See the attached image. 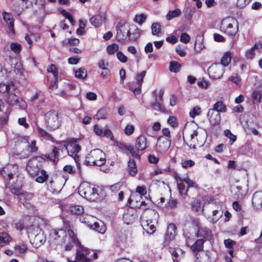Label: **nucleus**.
Listing matches in <instances>:
<instances>
[{"mask_svg":"<svg viewBox=\"0 0 262 262\" xmlns=\"http://www.w3.org/2000/svg\"><path fill=\"white\" fill-rule=\"evenodd\" d=\"M40 164L36 158L30 160L26 166V170L31 177H36L35 181L38 183L44 182L48 178L45 170H40Z\"/></svg>","mask_w":262,"mask_h":262,"instance_id":"obj_1","label":"nucleus"},{"mask_svg":"<svg viewBox=\"0 0 262 262\" xmlns=\"http://www.w3.org/2000/svg\"><path fill=\"white\" fill-rule=\"evenodd\" d=\"M106 162L105 154L100 149L91 150L86 156L84 164L88 166H101Z\"/></svg>","mask_w":262,"mask_h":262,"instance_id":"obj_2","label":"nucleus"},{"mask_svg":"<svg viewBox=\"0 0 262 262\" xmlns=\"http://www.w3.org/2000/svg\"><path fill=\"white\" fill-rule=\"evenodd\" d=\"M65 149L68 155L72 157L76 164L77 168L78 169L79 173H81V167L80 163L79 162V157L77 156L78 153L81 150V146L78 144L75 141H71L64 144L63 146H61V151Z\"/></svg>","mask_w":262,"mask_h":262,"instance_id":"obj_3","label":"nucleus"},{"mask_svg":"<svg viewBox=\"0 0 262 262\" xmlns=\"http://www.w3.org/2000/svg\"><path fill=\"white\" fill-rule=\"evenodd\" d=\"M220 29L229 36L235 35L238 30L237 20L230 17L224 18L222 20Z\"/></svg>","mask_w":262,"mask_h":262,"instance_id":"obj_4","label":"nucleus"},{"mask_svg":"<svg viewBox=\"0 0 262 262\" xmlns=\"http://www.w3.org/2000/svg\"><path fill=\"white\" fill-rule=\"evenodd\" d=\"M79 194L91 201H95L98 198L97 191L88 182L82 183L78 189Z\"/></svg>","mask_w":262,"mask_h":262,"instance_id":"obj_5","label":"nucleus"},{"mask_svg":"<svg viewBox=\"0 0 262 262\" xmlns=\"http://www.w3.org/2000/svg\"><path fill=\"white\" fill-rule=\"evenodd\" d=\"M174 178L177 180L179 193L182 196H185L187 195L189 187L196 186V185L188 177H182L177 173Z\"/></svg>","mask_w":262,"mask_h":262,"instance_id":"obj_6","label":"nucleus"},{"mask_svg":"<svg viewBox=\"0 0 262 262\" xmlns=\"http://www.w3.org/2000/svg\"><path fill=\"white\" fill-rule=\"evenodd\" d=\"M45 118L47 127L51 129L54 130L60 126L61 120L59 114L57 111H49L45 114Z\"/></svg>","mask_w":262,"mask_h":262,"instance_id":"obj_7","label":"nucleus"},{"mask_svg":"<svg viewBox=\"0 0 262 262\" xmlns=\"http://www.w3.org/2000/svg\"><path fill=\"white\" fill-rule=\"evenodd\" d=\"M17 172L18 166L14 164H8L1 170V173L7 184H9L10 180L16 177Z\"/></svg>","mask_w":262,"mask_h":262,"instance_id":"obj_8","label":"nucleus"},{"mask_svg":"<svg viewBox=\"0 0 262 262\" xmlns=\"http://www.w3.org/2000/svg\"><path fill=\"white\" fill-rule=\"evenodd\" d=\"M67 233L64 230L59 229H53L50 231V241L51 244L61 245L64 242Z\"/></svg>","mask_w":262,"mask_h":262,"instance_id":"obj_9","label":"nucleus"},{"mask_svg":"<svg viewBox=\"0 0 262 262\" xmlns=\"http://www.w3.org/2000/svg\"><path fill=\"white\" fill-rule=\"evenodd\" d=\"M116 38L119 42L129 39L131 36L130 26L127 24H124L117 27Z\"/></svg>","mask_w":262,"mask_h":262,"instance_id":"obj_10","label":"nucleus"},{"mask_svg":"<svg viewBox=\"0 0 262 262\" xmlns=\"http://www.w3.org/2000/svg\"><path fill=\"white\" fill-rule=\"evenodd\" d=\"M36 234H35L34 232L29 231V237L32 244L37 247L43 244L46 239L43 233L38 228H36Z\"/></svg>","mask_w":262,"mask_h":262,"instance_id":"obj_11","label":"nucleus"},{"mask_svg":"<svg viewBox=\"0 0 262 262\" xmlns=\"http://www.w3.org/2000/svg\"><path fill=\"white\" fill-rule=\"evenodd\" d=\"M171 145V139L161 136L158 138L156 144V150L158 153L163 154L167 152Z\"/></svg>","mask_w":262,"mask_h":262,"instance_id":"obj_12","label":"nucleus"},{"mask_svg":"<svg viewBox=\"0 0 262 262\" xmlns=\"http://www.w3.org/2000/svg\"><path fill=\"white\" fill-rule=\"evenodd\" d=\"M213 205L214 204H211L206 208L204 205L202 208V211L208 218H212V222H216L222 215V212L219 213L217 209H213Z\"/></svg>","mask_w":262,"mask_h":262,"instance_id":"obj_13","label":"nucleus"},{"mask_svg":"<svg viewBox=\"0 0 262 262\" xmlns=\"http://www.w3.org/2000/svg\"><path fill=\"white\" fill-rule=\"evenodd\" d=\"M208 73L214 79H220L224 72V69L220 63H213L208 69Z\"/></svg>","mask_w":262,"mask_h":262,"instance_id":"obj_14","label":"nucleus"},{"mask_svg":"<svg viewBox=\"0 0 262 262\" xmlns=\"http://www.w3.org/2000/svg\"><path fill=\"white\" fill-rule=\"evenodd\" d=\"M176 229L177 227L174 224L171 223L168 225L163 243L164 247L169 246L170 242L174 239L176 235Z\"/></svg>","mask_w":262,"mask_h":262,"instance_id":"obj_15","label":"nucleus"},{"mask_svg":"<svg viewBox=\"0 0 262 262\" xmlns=\"http://www.w3.org/2000/svg\"><path fill=\"white\" fill-rule=\"evenodd\" d=\"M10 86V84H0V88L3 89V92H7L8 93V97L7 99V103L10 105H17L19 103V98L16 95L9 93Z\"/></svg>","mask_w":262,"mask_h":262,"instance_id":"obj_16","label":"nucleus"},{"mask_svg":"<svg viewBox=\"0 0 262 262\" xmlns=\"http://www.w3.org/2000/svg\"><path fill=\"white\" fill-rule=\"evenodd\" d=\"M208 120L211 126L217 125L221 121V115L217 111L209 110L207 114Z\"/></svg>","mask_w":262,"mask_h":262,"instance_id":"obj_17","label":"nucleus"},{"mask_svg":"<svg viewBox=\"0 0 262 262\" xmlns=\"http://www.w3.org/2000/svg\"><path fill=\"white\" fill-rule=\"evenodd\" d=\"M197 237H203L204 239L209 241L211 243L213 242V237L212 231L205 227H199L196 232Z\"/></svg>","mask_w":262,"mask_h":262,"instance_id":"obj_18","label":"nucleus"},{"mask_svg":"<svg viewBox=\"0 0 262 262\" xmlns=\"http://www.w3.org/2000/svg\"><path fill=\"white\" fill-rule=\"evenodd\" d=\"M90 251L82 246L80 247V250L77 251L76 260L79 262H87L90 260L88 257Z\"/></svg>","mask_w":262,"mask_h":262,"instance_id":"obj_19","label":"nucleus"},{"mask_svg":"<svg viewBox=\"0 0 262 262\" xmlns=\"http://www.w3.org/2000/svg\"><path fill=\"white\" fill-rule=\"evenodd\" d=\"M159 217L158 212L153 209H149L146 211L141 217V220L147 221L152 222L153 223H157Z\"/></svg>","mask_w":262,"mask_h":262,"instance_id":"obj_20","label":"nucleus"},{"mask_svg":"<svg viewBox=\"0 0 262 262\" xmlns=\"http://www.w3.org/2000/svg\"><path fill=\"white\" fill-rule=\"evenodd\" d=\"M48 189L52 193L59 192L62 187L63 185L61 183H60L57 180H51L47 183Z\"/></svg>","mask_w":262,"mask_h":262,"instance_id":"obj_21","label":"nucleus"},{"mask_svg":"<svg viewBox=\"0 0 262 262\" xmlns=\"http://www.w3.org/2000/svg\"><path fill=\"white\" fill-rule=\"evenodd\" d=\"M135 146L138 151H143L147 147V138L143 135L139 136L136 139Z\"/></svg>","mask_w":262,"mask_h":262,"instance_id":"obj_22","label":"nucleus"},{"mask_svg":"<svg viewBox=\"0 0 262 262\" xmlns=\"http://www.w3.org/2000/svg\"><path fill=\"white\" fill-rule=\"evenodd\" d=\"M169 251L172 256L173 262H179L184 254V251L179 248L169 247Z\"/></svg>","mask_w":262,"mask_h":262,"instance_id":"obj_23","label":"nucleus"},{"mask_svg":"<svg viewBox=\"0 0 262 262\" xmlns=\"http://www.w3.org/2000/svg\"><path fill=\"white\" fill-rule=\"evenodd\" d=\"M68 235L69 238L71 239V242L65 246V250L67 251L71 250L72 248L73 247L74 244H79V242L76 236V234H75L74 231L72 229H70L68 230Z\"/></svg>","mask_w":262,"mask_h":262,"instance_id":"obj_24","label":"nucleus"},{"mask_svg":"<svg viewBox=\"0 0 262 262\" xmlns=\"http://www.w3.org/2000/svg\"><path fill=\"white\" fill-rule=\"evenodd\" d=\"M252 204L257 209L262 208V191H256L254 193Z\"/></svg>","mask_w":262,"mask_h":262,"instance_id":"obj_25","label":"nucleus"},{"mask_svg":"<svg viewBox=\"0 0 262 262\" xmlns=\"http://www.w3.org/2000/svg\"><path fill=\"white\" fill-rule=\"evenodd\" d=\"M59 150L61 151V146L59 147H52L51 152L46 155V157L50 160L55 162L59 159Z\"/></svg>","mask_w":262,"mask_h":262,"instance_id":"obj_26","label":"nucleus"},{"mask_svg":"<svg viewBox=\"0 0 262 262\" xmlns=\"http://www.w3.org/2000/svg\"><path fill=\"white\" fill-rule=\"evenodd\" d=\"M156 223L147 221L141 220V225L143 229L149 234H152L156 231Z\"/></svg>","mask_w":262,"mask_h":262,"instance_id":"obj_27","label":"nucleus"},{"mask_svg":"<svg viewBox=\"0 0 262 262\" xmlns=\"http://www.w3.org/2000/svg\"><path fill=\"white\" fill-rule=\"evenodd\" d=\"M3 19L9 25L10 30L13 33H14V23H13V18L12 15L7 12H4L3 13Z\"/></svg>","mask_w":262,"mask_h":262,"instance_id":"obj_28","label":"nucleus"},{"mask_svg":"<svg viewBox=\"0 0 262 262\" xmlns=\"http://www.w3.org/2000/svg\"><path fill=\"white\" fill-rule=\"evenodd\" d=\"M204 239H199L196 240L195 243L191 246V249L196 254L203 249V245L204 244Z\"/></svg>","mask_w":262,"mask_h":262,"instance_id":"obj_29","label":"nucleus"},{"mask_svg":"<svg viewBox=\"0 0 262 262\" xmlns=\"http://www.w3.org/2000/svg\"><path fill=\"white\" fill-rule=\"evenodd\" d=\"M33 197V194L31 192H23L20 193L19 194V196H18V200L19 202L23 204V205H25V203L27 201H30Z\"/></svg>","mask_w":262,"mask_h":262,"instance_id":"obj_30","label":"nucleus"},{"mask_svg":"<svg viewBox=\"0 0 262 262\" xmlns=\"http://www.w3.org/2000/svg\"><path fill=\"white\" fill-rule=\"evenodd\" d=\"M104 18L100 15H96L92 17L90 19V23L95 27H99L104 21Z\"/></svg>","mask_w":262,"mask_h":262,"instance_id":"obj_31","label":"nucleus"},{"mask_svg":"<svg viewBox=\"0 0 262 262\" xmlns=\"http://www.w3.org/2000/svg\"><path fill=\"white\" fill-rule=\"evenodd\" d=\"M131 36L129 37V40H135L138 39L140 35V30L135 26H130Z\"/></svg>","mask_w":262,"mask_h":262,"instance_id":"obj_32","label":"nucleus"},{"mask_svg":"<svg viewBox=\"0 0 262 262\" xmlns=\"http://www.w3.org/2000/svg\"><path fill=\"white\" fill-rule=\"evenodd\" d=\"M182 12L180 9H176L175 10L169 11L166 16V18L168 20H170L175 17H179L181 15Z\"/></svg>","mask_w":262,"mask_h":262,"instance_id":"obj_33","label":"nucleus"},{"mask_svg":"<svg viewBox=\"0 0 262 262\" xmlns=\"http://www.w3.org/2000/svg\"><path fill=\"white\" fill-rule=\"evenodd\" d=\"M210 110L217 111L220 114V113L221 112H226V107L222 101H219L216 102L213 105V107L212 108H210Z\"/></svg>","mask_w":262,"mask_h":262,"instance_id":"obj_34","label":"nucleus"},{"mask_svg":"<svg viewBox=\"0 0 262 262\" xmlns=\"http://www.w3.org/2000/svg\"><path fill=\"white\" fill-rule=\"evenodd\" d=\"M15 251L20 255H25L27 250V246L24 244L16 245L14 247Z\"/></svg>","mask_w":262,"mask_h":262,"instance_id":"obj_35","label":"nucleus"},{"mask_svg":"<svg viewBox=\"0 0 262 262\" xmlns=\"http://www.w3.org/2000/svg\"><path fill=\"white\" fill-rule=\"evenodd\" d=\"M128 167L129 174L134 176L137 173V168L136 167V163L134 160H129L128 162Z\"/></svg>","mask_w":262,"mask_h":262,"instance_id":"obj_36","label":"nucleus"},{"mask_svg":"<svg viewBox=\"0 0 262 262\" xmlns=\"http://www.w3.org/2000/svg\"><path fill=\"white\" fill-rule=\"evenodd\" d=\"M251 97L254 103H259L262 100V94L259 90L254 91L252 93Z\"/></svg>","mask_w":262,"mask_h":262,"instance_id":"obj_37","label":"nucleus"},{"mask_svg":"<svg viewBox=\"0 0 262 262\" xmlns=\"http://www.w3.org/2000/svg\"><path fill=\"white\" fill-rule=\"evenodd\" d=\"M231 57L230 53L226 52L223 56V57L221 59V63H220V64L223 66V68L224 67H226L231 62Z\"/></svg>","mask_w":262,"mask_h":262,"instance_id":"obj_38","label":"nucleus"},{"mask_svg":"<svg viewBox=\"0 0 262 262\" xmlns=\"http://www.w3.org/2000/svg\"><path fill=\"white\" fill-rule=\"evenodd\" d=\"M70 211L73 214H80L83 212L82 206L79 205H72L69 208Z\"/></svg>","mask_w":262,"mask_h":262,"instance_id":"obj_39","label":"nucleus"},{"mask_svg":"<svg viewBox=\"0 0 262 262\" xmlns=\"http://www.w3.org/2000/svg\"><path fill=\"white\" fill-rule=\"evenodd\" d=\"M107 116V112L105 108H102L100 109L94 116V118L96 119H104Z\"/></svg>","mask_w":262,"mask_h":262,"instance_id":"obj_40","label":"nucleus"},{"mask_svg":"<svg viewBox=\"0 0 262 262\" xmlns=\"http://www.w3.org/2000/svg\"><path fill=\"white\" fill-rule=\"evenodd\" d=\"M181 68V64L177 61H172L170 62L169 70L171 72L177 73Z\"/></svg>","mask_w":262,"mask_h":262,"instance_id":"obj_41","label":"nucleus"},{"mask_svg":"<svg viewBox=\"0 0 262 262\" xmlns=\"http://www.w3.org/2000/svg\"><path fill=\"white\" fill-rule=\"evenodd\" d=\"M93 228L96 231L100 233H104L106 231V227L103 223L94 222L93 224Z\"/></svg>","mask_w":262,"mask_h":262,"instance_id":"obj_42","label":"nucleus"},{"mask_svg":"<svg viewBox=\"0 0 262 262\" xmlns=\"http://www.w3.org/2000/svg\"><path fill=\"white\" fill-rule=\"evenodd\" d=\"M75 76L79 79H84L87 76L86 70L83 68H80L75 72Z\"/></svg>","mask_w":262,"mask_h":262,"instance_id":"obj_43","label":"nucleus"},{"mask_svg":"<svg viewBox=\"0 0 262 262\" xmlns=\"http://www.w3.org/2000/svg\"><path fill=\"white\" fill-rule=\"evenodd\" d=\"M151 33L154 35L159 36L161 34V26L157 23H154L152 24Z\"/></svg>","mask_w":262,"mask_h":262,"instance_id":"obj_44","label":"nucleus"},{"mask_svg":"<svg viewBox=\"0 0 262 262\" xmlns=\"http://www.w3.org/2000/svg\"><path fill=\"white\" fill-rule=\"evenodd\" d=\"M146 71H143L140 73L136 75V85L137 86H142L143 79L146 75Z\"/></svg>","mask_w":262,"mask_h":262,"instance_id":"obj_45","label":"nucleus"},{"mask_svg":"<svg viewBox=\"0 0 262 262\" xmlns=\"http://www.w3.org/2000/svg\"><path fill=\"white\" fill-rule=\"evenodd\" d=\"M152 107L154 110L160 112H163L164 110L162 101L159 100L157 98H156L155 103L152 104Z\"/></svg>","mask_w":262,"mask_h":262,"instance_id":"obj_46","label":"nucleus"},{"mask_svg":"<svg viewBox=\"0 0 262 262\" xmlns=\"http://www.w3.org/2000/svg\"><path fill=\"white\" fill-rule=\"evenodd\" d=\"M11 240V237L6 232L0 233V243L7 244Z\"/></svg>","mask_w":262,"mask_h":262,"instance_id":"obj_47","label":"nucleus"},{"mask_svg":"<svg viewBox=\"0 0 262 262\" xmlns=\"http://www.w3.org/2000/svg\"><path fill=\"white\" fill-rule=\"evenodd\" d=\"M198 135V132L196 130H194L193 133L191 134V141L192 142L190 144H188L187 143H185L186 144H187L190 149L193 148L195 149L196 148V145L195 144V137H196Z\"/></svg>","mask_w":262,"mask_h":262,"instance_id":"obj_48","label":"nucleus"},{"mask_svg":"<svg viewBox=\"0 0 262 262\" xmlns=\"http://www.w3.org/2000/svg\"><path fill=\"white\" fill-rule=\"evenodd\" d=\"M195 12V9L194 8H187L184 15L185 19H186L187 20H191L193 14Z\"/></svg>","mask_w":262,"mask_h":262,"instance_id":"obj_49","label":"nucleus"},{"mask_svg":"<svg viewBox=\"0 0 262 262\" xmlns=\"http://www.w3.org/2000/svg\"><path fill=\"white\" fill-rule=\"evenodd\" d=\"M118 49V45L114 43L107 46V52L109 54H113L117 52Z\"/></svg>","mask_w":262,"mask_h":262,"instance_id":"obj_50","label":"nucleus"},{"mask_svg":"<svg viewBox=\"0 0 262 262\" xmlns=\"http://www.w3.org/2000/svg\"><path fill=\"white\" fill-rule=\"evenodd\" d=\"M123 186V183L121 182H118L110 186V189L113 192H117L119 191Z\"/></svg>","mask_w":262,"mask_h":262,"instance_id":"obj_51","label":"nucleus"},{"mask_svg":"<svg viewBox=\"0 0 262 262\" xmlns=\"http://www.w3.org/2000/svg\"><path fill=\"white\" fill-rule=\"evenodd\" d=\"M146 19V15L144 14H140L139 15H136L135 17V21L139 24V25H142L143 22Z\"/></svg>","mask_w":262,"mask_h":262,"instance_id":"obj_52","label":"nucleus"},{"mask_svg":"<svg viewBox=\"0 0 262 262\" xmlns=\"http://www.w3.org/2000/svg\"><path fill=\"white\" fill-rule=\"evenodd\" d=\"M128 151H129L132 156L136 159H140V155L138 154V151L136 149H135L134 147L132 144L129 146V149Z\"/></svg>","mask_w":262,"mask_h":262,"instance_id":"obj_53","label":"nucleus"},{"mask_svg":"<svg viewBox=\"0 0 262 262\" xmlns=\"http://www.w3.org/2000/svg\"><path fill=\"white\" fill-rule=\"evenodd\" d=\"M11 50L16 54L19 53L21 49V46L17 43H12L10 45Z\"/></svg>","mask_w":262,"mask_h":262,"instance_id":"obj_54","label":"nucleus"},{"mask_svg":"<svg viewBox=\"0 0 262 262\" xmlns=\"http://www.w3.org/2000/svg\"><path fill=\"white\" fill-rule=\"evenodd\" d=\"M48 72L52 73L55 78V80H57L58 72L55 64H52L49 68H48Z\"/></svg>","mask_w":262,"mask_h":262,"instance_id":"obj_55","label":"nucleus"},{"mask_svg":"<svg viewBox=\"0 0 262 262\" xmlns=\"http://www.w3.org/2000/svg\"><path fill=\"white\" fill-rule=\"evenodd\" d=\"M63 170L70 174H74L76 172V169L71 165H67L64 166Z\"/></svg>","mask_w":262,"mask_h":262,"instance_id":"obj_56","label":"nucleus"},{"mask_svg":"<svg viewBox=\"0 0 262 262\" xmlns=\"http://www.w3.org/2000/svg\"><path fill=\"white\" fill-rule=\"evenodd\" d=\"M225 135L228 137L230 139V141L231 142V144H232L235 141L236 138V136L233 135L230 130L226 129L224 131Z\"/></svg>","mask_w":262,"mask_h":262,"instance_id":"obj_57","label":"nucleus"},{"mask_svg":"<svg viewBox=\"0 0 262 262\" xmlns=\"http://www.w3.org/2000/svg\"><path fill=\"white\" fill-rule=\"evenodd\" d=\"M79 28L77 30L76 33L78 35H82L84 34V27H85L86 23H83V25L82 26V23H83V20L82 19H80L79 21Z\"/></svg>","mask_w":262,"mask_h":262,"instance_id":"obj_58","label":"nucleus"},{"mask_svg":"<svg viewBox=\"0 0 262 262\" xmlns=\"http://www.w3.org/2000/svg\"><path fill=\"white\" fill-rule=\"evenodd\" d=\"M257 48V46L255 45L254 47H252L250 50H248L246 53V56L247 58L252 59L254 55V50L255 49Z\"/></svg>","mask_w":262,"mask_h":262,"instance_id":"obj_59","label":"nucleus"},{"mask_svg":"<svg viewBox=\"0 0 262 262\" xmlns=\"http://www.w3.org/2000/svg\"><path fill=\"white\" fill-rule=\"evenodd\" d=\"M38 132L40 135L43 138L48 140H50L51 138V135L45 130L39 127L38 128Z\"/></svg>","mask_w":262,"mask_h":262,"instance_id":"obj_60","label":"nucleus"},{"mask_svg":"<svg viewBox=\"0 0 262 262\" xmlns=\"http://www.w3.org/2000/svg\"><path fill=\"white\" fill-rule=\"evenodd\" d=\"M14 71L16 74H18L19 75H22L23 74V66L20 62H18L15 64Z\"/></svg>","mask_w":262,"mask_h":262,"instance_id":"obj_61","label":"nucleus"},{"mask_svg":"<svg viewBox=\"0 0 262 262\" xmlns=\"http://www.w3.org/2000/svg\"><path fill=\"white\" fill-rule=\"evenodd\" d=\"M135 130L134 126L132 125L128 124L124 128V133L127 136L132 135Z\"/></svg>","mask_w":262,"mask_h":262,"instance_id":"obj_62","label":"nucleus"},{"mask_svg":"<svg viewBox=\"0 0 262 262\" xmlns=\"http://www.w3.org/2000/svg\"><path fill=\"white\" fill-rule=\"evenodd\" d=\"M204 48L202 41L196 40L194 45V50L197 52H200Z\"/></svg>","mask_w":262,"mask_h":262,"instance_id":"obj_63","label":"nucleus"},{"mask_svg":"<svg viewBox=\"0 0 262 262\" xmlns=\"http://www.w3.org/2000/svg\"><path fill=\"white\" fill-rule=\"evenodd\" d=\"M180 41L184 43H187L190 40V36L186 33H183L180 36Z\"/></svg>","mask_w":262,"mask_h":262,"instance_id":"obj_64","label":"nucleus"}]
</instances>
